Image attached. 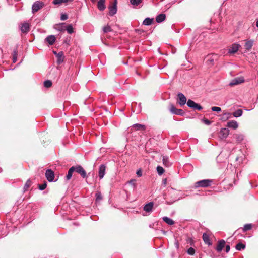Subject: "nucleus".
<instances>
[{
    "instance_id": "obj_53",
    "label": "nucleus",
    "mask_w": 258,
    "mask_h": 258,
    "mask_svg": "<svg viewBox=\"0 0 258 258\" xmlns=\"http://www.w3.org/2000/svg\"><path fill=\"white\" fill-rule=\"evenodd\" d=\"M228 118V116H226V118H224V120H226Z\"/></svg>"
},
{
    "instance_id": "obj_46",
    "label": "nucleus",
    "mask_w": 258,
    "mask_h": 258,
    "mask_svg": "<svg viewBox=\"0 0 258 258\" xmlns=\"http://www.w3.org/2000/svg\"><path fill=\"white\" fill-rule=\"evenodd\" d=\"M203 121L207 125H209L211 123V121L206 118H204Z\"/></svg>"
},
{
    "instance_id": "obj_33",
    "label": "nucleus",
    "mask_w": 258,
    "mask_h": 258,
    "mask_svg": "<svg viewBox=\"0 0 258 258\" xmlns=\"http://www.w3.org/2000/svg\"><path fill=\"white\" fill-rule=\"evenodd\" d=\"M157 171L159 175H161L165 172L164 168L160 166H157Z\"/></svg>"
},
{
    "instance_id": "obj_26",
    "label": "nucleus",
    "mask_w": 258,
    "mask_h": 258,
    "mask_svg": "<svg viewBox=\"0 0 258 258\" xmlns=\"http://www.w3.org/2000/svg\"><path fill=\"white\" fill-rule=\"evenodd\" d=\"M163 220L165 222L170 225H173L175 223L174 221L172 219L167 217H164L163 218Z\"/></svg>"
},
{
    "instance_id": "obj_25",
    "label": "nucleus",
    "mask_w": 258,
    "mask_h": 258,
    "mask_svg": "<svg viewBox=\"0 0 258 258\" xmlns=\"http://www.w3.org/2000/svg\"><path fill=\"white\" fill-rule=\"evenodd\" d=\"M163 164L166 167H169L171 164L167 156H163Z\"/></svg>"
},
{
    "instance_id": "obj_10",
    "label": "nucleus",
    "mask_w": 258,
    "mask_h": 258,
    "mask_svg": "<svg viewBox=\"0 0 258 258\" xmlns=\"http://www.w3.org/2000/svg\"><path fill=\"white\" fill-rule=\"evenodd\" d=\"M244 82L243 78H236L234 79L229 84L230 86H232L239 84Z\"/></svg>"
},
{
    "instance_id": "obj_5",
    "label": "nucleus",
    "mask_w": 258,
    "mask_h": 258,
    "mask_svg": "<svg viewBox=\"0 0 258 258\" xmlns=\"http://www.w3.org/2000/svg\"><path fill=\"white\" fill-rule=\"evenodd\" d=\"M74 171L76 172L78 174H80V175L83 178H85L87 176L86 172L84 169V168L80 165H77L76 166H74Z\"/></svg>"
},
{
    "instance_id": "obj_20",
    "label": "nucleus",
    "mask_w": 258,
    "mask_h": 258,
    "mask_svg": "<svg viewBox=\"0 0 258 258\" xmlns=\"http://www.w3.org/2000/svg\"><path fill=\"white\" fill-rule=\"evenodd\" d=\"M227 126L233 129H236L238 127V124L235 121H231L227 122Z\"/></svg>"
},
{
    "instance_id": "obj_50",
    "label": "nucleus",
    "mask_w": 258,
    "mask_h": 258,
    "mask_svg": "<svg viewBox=\"0 0 258 258\" xmlns=\"http://www.w3.org/2000/svg\"><path fill=\"white\" fill-rule=\"evenodd\" d=\"M210 61V62L213 64V59H211V60H210V59H208V61Z\"/></svg>"
},
{
    "instance_id": "obj_29",
    "label": "nucleus",
    "mask_w": 258,
    "mask_h": 258,
    "mask_svg": "<svg viewBox=\"0 0 258 258\" xmlns=\"http://www.w3.org/2000/svg\"><path fill=\"white\" fill-rule=\"evenodd\" d=\"M253 42L251 41H247L245 44V48L248 50L250 49L252 46Z\"/></svg>"
},
{
    "instance_id": "obj_47",
    "label": "nucleus",
    "mask_w": 258,
    "mask_h": 258,
    "mask_svg": "<svg viewBox=\"0 0 258 258\" xmlns=\"http://www.w3.org/2000/svg\"><path fill=\"white\" fill-rule=\"evenodd\" d=\"M138 177H141L142 175V171L141 169H139L136 173Z\"/></svg>"
},
{
    "instance_id": "obj_42",
    "label": "nucleus",
    "mask_w": 258,
    "mask_h": 258,
    "mask_svg": "<svg viewBox=\"0 0 258 258\" xmlns=\"http://www.w3.org/2000/svg\"><path fill=\"white\" fill-rule=\"evenodd\" d=\"M187 253L188 254L190 255H193L195 254V250L194 248H193L192 247H190L188 250H187Z\"/></svg>"
},
{
    "instance_id": "obj_7",
    "label": "nucleus",
    "mask_w": 258,
    "mask_h": 258,
    "mask_svg": "<svg viewBox=\"0 0 258 258\" xmlns=\"http://www.w3.org/2000/svg\"><path fill=\"white\" fill-rule=\"evenodd\" d=\"M45 176L48 181L52 182L54 179V173L51 169H48L46 171Z\"/></svg>"
},
{
    "instance_id": "obj_13",
    "label": "nucleus",
    "mask_w": 258,
    "mask_h": 258,
    "mask_svg": "<svg viewBox=\"0 0 258 258\" xmlns=\"http://www.w3.org/2000/svg\"><path fill=\"white\" fill-rule=\"evenodd\" d=\"M21 30L23 33H28L30 30V25L29 23H23L21 27Z\"/></svg>"
},
{
    "instance_id": "obj_6",
    "label": "nucleus",
    "mask_w": 258,
    "mask_h": 258,
    "mask_svg": "<svg viewBox=\"0 0 258 258\" xmlns=\"http://www.w3.org/2000/svg\"><path fill=\"white\" fill-rule=\"evenodd\" d=\"M109 9V15L113 16L117 12V0H114L113 3L108 7Z\"/></svg>"
},
{
    "instance_id": "obj_14",
    "label": "nucleus",
    "mask_w": 258,
    "mask_h": 258,
    "mask_svg": "<svg viewBox=\"0 0 258 258\" xmlns=\"http://www.w3.org/2000/svg\"><path fill=\"white\" fill-rule=\"evenodd\" d=\"M106 167L104 165H101L99 167V177L100 179H102L104 174L105 172Z\"/></svg>"
},
{
    "instance_id": "obj_39",
    "label": "nucleus",
    "mask_w": 258,
    "mask_h": 258,
    "mask_svg": "<svg viewBox=\"0 0 258 258\" xmlns=\"http://www.w3.org/2000/svg\"><path fill=\"white\" fill-rule=\"evenodd\" d=\"M103 30L104 33H107L108 32H111L112 31V29L110 26L107 25L103 27Z\"/></svg>"
},
{
    "instance_id": "obj_49",
    "label": "nucleus",
    "mask_w": 258,
    "mask_h": 258,
    "mask_svg": "<svg viewBox=\"0 0 258 258\" xmlns=\"http://www.w3.org/2000/svg\"><path fill=\"white\" fill-rule=\"evenodd\" d=\"M163 183L164 184V186H166V184H167V180L166 178H165L163 180Z\"/></svg>"
},
{
    "instance_id": "obj_2",
    "label": "nucleus",
    "mask_w": 258,
    "mask_h": 258,
    "mask_svg": "<svg viewBox=\"0 0 258 258\" xmlns=\"http://www.w3.org/2000/svg\"><path fill=\"white\" fill-rule=\"evenodd\" d=\"M45 6L44 2L37 1H36L32 5V11L33 14L38 12L39 10L43 8Z\"/></svg>"
},
{
    "instance_id": "obj_32",
    "label": "nucleus",
    "mask_w": 258,
    "mask_h": 258,
    "mask_svg": "<svg viewBox=\"0 0 258 258\" xmlns=\"http://www.w3.org/2000/svg\"><path fill=\"white\" fill-rule=\"evenodd\" d=\"M242 110L241 109H238L236 111L233 113V115L234 117H237L242 115Z\"/></svg>"
},
{
    "instance_id": "obj_18",
    "label": "nucleus",
    "mask_w": 258,
    "mask_h": 258,
    "mask_svg": "<svg viewBox=\"0 0 258 258\" xmlns=\"http://www.w3.org/2000/svg\"><path fill=\"white\" fill-rule=\"evenodd\" d=\"M65 23H62L59 24H56L54 26V28L59 31H64L66 30Z\"/></svg>"
},
{
    "instance_id": "obj_35",
    "label": "nucleus",
    "mask_w": 258,
    "mask_h": 258,
    "mask_svg": "<svg viewBox=\"0 0 258 258\" xmlns=\"http://www.w3.org/2000/svg\"><path fill=\"white\" fill-rule=\"evenodd\" d=\"M66 30L69 34H72L74 32L73 28L71 25L66 26Z\"/></svg>"
},
{
    "instance_id": "obj_16",
    "label": "nucleus",
    "mask_w": 258,
    "mask_h": 258,
    "mask_svg": "<svg viewBox=\"0 0 258 258\" xmlns=\"http://www.w3.org/2000/svg\"><path fill=\"white\" fill-rule=\"evenodd\" d=\"M239 45L236 44H233L229 49V53H235L238 50Z\"/></svg>"
},
{
    "instance_id": "obj_55",
    "label": "nucleus",
    "mask_w": 258,
    "mask_h": 258,
    "mask_svg": "<svg viewBox=\"0 0 258 258\" xmlns=\"http://www.w3.org/2000/svg\"><path fill=\"white\" fill-rule=\"evenodd\" d=\"M92 2H94L96 0H91Z\"/></svg>"
},
{
    "instance_id": "obj_31",
    "label": "nucleus",
    "mask_w": 258,
    "mask_h": 258,
    "mask_svg": "<svg viewBox=\"0 0 258 258\" xmlns=\"http://www.w3.org/2000/svg\"><path fill=\"white\" fill-rule=\"evenodd\" d=\"M245 248V245L242 243H239L236 244L235 246V248L237 250H241V249H244Z\"/></svg>"
},
{
    "instance_id": "obj_22",
    "label": "nucleus",
    "mask_w": 258,
    "mask_h": 258,
    "mask_svg": "<svg viewBox=\"0 0 258 258\" xmlns=\"http://www.w3.org/2000/svg\"><path fill=\"white\" fill-rule=\"evenodd\" d=\"M166 18V15L164 14H161L156 17V20L158 23H161L165 20Z\"/></svg>"
},
{
    "instance_id": "obj_52",
    "label": "nucleus",
    "mask_w": 258,
    "mask_h": 258,
    "mask_svg": "<svg viewBox=\"0 0 258 258\" xmlns=\"http://www.w3.org/2000/svg\"><path fill=\"white\" fill-rule=\"evenodd\" d=\"M256 25L258 27V20L256 21Z\"/></svg>"
},
{
    "instance_id": "obj_1",
    "label": "nucleus",
    "mask_w": 258,
    "mask_h": 258,
    "mask_svg": "<svg viewBox=\"0 0 258 258\" xmlns=\"http://www.w3.org/2000/svg\"><path fill=\"white\" fill-rule=\"evenodd\" d=\"M212 180L209 179H204L195 182V187L198 188L199 187H207L211 185Z\"/></svg>"
},
{
    "instance_id": "obj_19",
    "label": "nucleus",
    "mask_w": 258,
    "mask_h": 258,
    "mask_svg": "<svg viewBox=\"0 0 258 258\" xmlns=\"http://www.w3.org/2000/svg\"><path fill=\"white\" fill-rule=\"evenodd\" d=\"M153 205H154V204L153 202H150L148 204H147L144 206V210L147 212H150L152 211Z\"/></svg>"
},
{
    "instance_id": "obj_30",
    "label": "nucleus",
    "mask_w": 258,
    "mask_h": 258,
    "mask_svg": "<svg viewBox=\"0 0 258 258\" xmlns=\"http://www.w3.org/2000/svg\"><path fill=\"white\" fill-rule=\"evenodd\" d=\"M31 184H32V181L30 179H28L26 181V183L25 184V185H24V191L27 190L28 189L31 185Z\"/></svg>"
},
{
    "instance_id": "obj_40",
    "label": "nucleus",
    "mask_w": 258,
    "mask_h": 258,
    "mask_svg": "<svg viewBox=\"0 0 258 258\" xmlns=\"http://www.w3.org/2000/svg\"><path fill=\"white\" fill-rule=\"evenodd\" d=\"M142 0H130L131 3L133 5L138 6L141 3Z\"/></svg>"
},
{
    "instance_id": "obj_45",
    "label": "nucleus",
    "mask_w": 258,
    "mask_h": 258,
    "mask_svg": "<svg viewBox=\"0 0 258 258\" xmlns=\"http://www.w3.org/2000/svg\"><path fill=\"white\" fill-rule=\"evenodd\" d=\"M136 181L135 179H132L128 181V183L135 186L136 185Z\"/></svg>"
},
{
    "instance_id": "obj_12",
    "label": "nucleus",
    "mask_w": 258,
    "mask_h": 258,
    "mask_svg": "<svg viewBox=\"0 0 258 258\" xmlns=\"http://www.w3.org/2000/svg\"><path fill=\"white\" fill-rule=\"evenodd\" d=\"M225 241L224 240H221L218 241L216 249L218 252H220L224 247Z\"/></svg>"
},
{
    "instance_id": "obj_11",
    "label": "nucleus",
    "mask_w": 258,
    "mask_h": 258,
    "mask_svg": "<svg viewBox=\"0 0 258 258\" xmlns=\"http://www.w3.org/2000/svg\"><path fill=\"white\" fill-rule=\"evenodd\" d=\"M229 134V130L226 128H222L220 132V137L224 139L226 138Z\"/></svg>"
},
{
    "instance_id": "obj_54",
    "label": "nucleus",
    "mask_w": 258,
    "mask_h": 258,
    "mask_svg": "<svg viewBox=\"0 0 258 258\" xmlns=\"http://www.w3.org/2000/svg\"><path fill=\"white\" fill-rule=\"evenodd\" d=\"M73 1V0H67V2H72V1Z\"/></svg>"
},
{
    "instance_id": "obj_36",
    "label": "nucleus",
    "mask_w": 258,
    "mask_h": 258,
    "mask_svg": "<svg viewBox=\"0 0 258 258\" xmlns=\"http://www.w3.org/2000/svg\"><path fill=\"white\" fill-rule=\"evenodd\" d=\"M252 228V225L251 224H245L243 228V232L247 231L248 230H249Z\"/></svg>"
},
{
    "instance_id": "obj_34",
    "label": "nucleus",
    "mask_w": 258,
    "mask_h": 258,
    "mask_svg": "<svg viewBox=\"0 0 258 258\" xmlns=\"http://www.w3.org/2000/svg\"><path fill=\"white\" fill-rule=\"evenodd\" d=\"M67 3V0H53L52 3L54 5H61L62 3Z\"/></svg>"
},
{
    "instance_id": "obj_51",
    "label": "nucleus",
    "mask_w": 258,
    "mask_h": 258,
    "mask_svg": "<svg viewBox=\"0 0 258 258\" xmlns=\"http://www.w3.org/2000/svg\"><path fill=\"white\" fill-rule=\"evenodd\" d=\"M229 114H230L229 113H225L223 114V115H229Z\"/></svg>"
},
{
    "instance_id": "obj_21",
    "label": "nucleus",
    "mask_w": 258,
    "mask_h": 258,
    "mask_svg": "<svg viewBox=\"0 0 258 258\" xmlns=\"http://www.w3.org/2000/svg\"><path fill=\"white\" fill-rule=\"evenodd\" d=\"M202 238L206 244H207L209 245L211 244V243L209 239V236L207 233H204L203 234Z\"/></svg>"
},
{
    "instance_id": "obj_9",
    "label": "nucleus",
    "mask_w": 258,
    "mask_h": 258,
    "mask_svg": "<svg viewBox=\"0 0 258 258\" xmlns=\"http://www.w3.org/2000/svg\"><path fill=\"white\" fill-rule=\"evenodd\" d=\"M179 99V104L181 105H184L186 102V98L184 94L181 93H179L177 95Z\"/></svg>"
},
{
    "instance_id": "obj_27",
    "label": "nucleus",
    "mask_w": 258,
    "mask_h": 258,
    "mask_svg": "<svg viewBox=\"0 0 258 258\" xmlns=\"http://www.w3.org/2000/svg\"><path fill=\"white\" fill-rule=\"evenodd\" d=\"M12 55H13V63H15L17 61L18 50H17V48L14 50Z\"/></svg>"
},
{
    "instance_id": "obj_48",
    "label": "nucleus",
    "mask_w": 258,
    "mask_h": 258,
    "mask_svg": "<svg viewBox=\"0 0 258 258\" xmlns=\"http://www.w3.org/2000/svg\"><path fill=\"white\" fill-rule=\"evenodd\" d=\"M230 247L229 245H227L225 247V251L228 252L230 250Z\"/></svg>"
},
{
    "instance_id": "obj_43",
    "label": "nucleus",
    "mask_w": 258,
    "mask_h": 258,
    "mask_svg": "<svg viewBox=\"0 0 258 258\" xmlns=\"http://www.w3.org/2000/svg\"><path fill=\"white\" fill-rule=\"evenodd\" d=\"M211 110L213 111L219 112L221 110V109L220 107H219L213 106V107H212Z\"/></svg>"
},
{
    "instance_id": "obj_41",
    "label": "nucleus",
    "mask_w": 258,
    "mask_h": 258,
    "mask_svg": "<svg viewBox=\"0 0 258 258\" xmlns=\"http://www.w3.org/2000/svg\"><path fill=\"white\" fill-rule=\"evenodd\" d=\"M47 187V182H45L42 184H39V188L41 190H44Z\"/></svg>"
},
{
    "instance_id": "obj_23",
    "label": "nucleus",
    "mask_w": 258,
    "mask_h": 258,
    "mask_svg": "<svg viewBox=\"0 0 258 258\" xmlns=\"http://www.w3.org/2000/svg\"><path fill=\"white\" fill-rule=\"evenodd\" d=\"M132 127L136 130H145L146 129L145 125L138 123L134 124Z\"/></svg>"
},
{
    "instance_id": "obj_37",
    "label": "nucleus",
    "mask_w": 258,
    "mask_h": 258,
    "mask_svg": "<svg viewBox=\"0 0 258 258\" xmlns=\"http://www.w3.org/2000/svg\"><path fill=\"white\" fill-rule=\"evenodd\" d=\"M52 85V82L50 80H46L44 82V86L46 88H50Z\"/></svg>"
},
{
    "instance_id": "obj_28",
    "label": "nucleus",
    "mask_w": 258,
    "mask_h": 258,
    "mask_svg": "<svg viewBox=\"0 0 258 258\" xmlns=\"http://www.w3.org/2000/svg\"><path fill=\"white\" fill-rule=\"evenodd\" d=\"M153 20L154 19L153 18L151 19L150 18H147L144 20L143 24L145 25H150L152 23Z\"/></svg>"
},
{
    "instance_id": "obj_8",
    "label": "nucleus",
    "mask_w": 258,
    "mask_h": 258,
    "mask_svg": "<svg viewBox=\"0 0 258 258\" xmlns=\"http://www.w3.org/2000/svg\"><path fill=\"white\" fill-rule=\"evenodd\" d=\"M55 54L56 55L57 58V62L58 64H60L62 63L64 59V56L63 52L62 51H60L59 53H57L56 52H54Z\"/></svg>"
},
{
    "instance_id": "obj_4",
    "label": "nucleus",
    "mask_w": 258,
    "mask_h": 258,
    "mask_svg": "<svg viewBox=\"0 0 258 258\" xmlns=\"http://www.w3.org/2000/svg\"><path fill=\"white\" fill-rule=\"evenodd\" d=\"M187 106L195 110H201L203 107L199 104L195 103L194 101L189 99L187 102Z\"/></svg>"
},
{
    "instance_id": "obj_17",
    "label": "nucleus",
    "mask_w": 258,
    "mask_h": 258,
    "mask_svg": "<svg viewBox=\"0 0 258 258\" xmlns=\"http://www.w3.org/2000/svg\"><path fill=\"white\" fill-rule=\"evenodd\" d=\"M105 0H99L97 3V7L100 11H103L105 9L104 5Z\"/></svg>"
},
{
    "instance_id": "obj_15",
    "label": "nucleus",
    "mask_w": 258,
    "mask_h": 258,
    "mask_svg": "<svg viewBox=\"0 0 258 258\" xmlns=\"http://www.w3.org/2000/svg\"><path fill=\"white\" fill-rule=\"evenodd\" d=\"M46 42H47L49 45H53L56 40V38L54 35H49L45 39Z\"/></svg>"
},
{
    "instance_id": "obj_38",
    "label": "nucleus",
    "mask_w": 258,
    "mask_h": 258,
    "mask_svg": "<svg viewBox=\"0 0 258 258\" xmlns=\"http://www.w3.org/2000/svg\"><path fill=\"white\" fill-rule=\"evenodd\" d=\"M96 201L98 202L102 199L101 194L100 192H97L95 194Z\"/></svg>"
},
{
    "instance_id": "obj_44",
    "label": "nucleus",
    "mask_w": 258,
    "mask_h": 258,
    "mask_svg": "<svg viewBox=\"0 0 258 258\" xmlns=\"http://www.w3.org/2000/svg\"><path fill=\"white\" fill-rule=\"evenodd\" d=\"M68 15L66 14H61V20L62 21L66 20L68 19Z\"/></svg>"
},
{
    "instance_id": "obj_24",
    "label": "nucleus",
    "mask_w": 258,
    "mask_h": 258,
    "mask_svg": "<svg viewBox=\"0 0 258 258\" xmlns=\"http://www.w3.org/2000/svg\"><path fill=\"white\" fill-rule=\"evenodd\" d=\"M74 172V166L71 167L68 172V174L66 176V179L67 180H69L71 179L72 176V174Z\"/></svg>"
},
{
    "instance_id": "obj_3",
    "label": "nucleus",
    "mask_w": 258,
    "mask_h": 258,
    "mask_svg": "<svg viewBox=\"0 0 258 258\" xmlns=\"http://www.w3.org/2000/svg\"><path fill=\"white\" fill-rule=\"evenodd\" d=\"M169 109L172 114L179 115H183L185 114V112L182 109L176 108L172 104L169 105Z\"/></svg>"
}]
</instances>
